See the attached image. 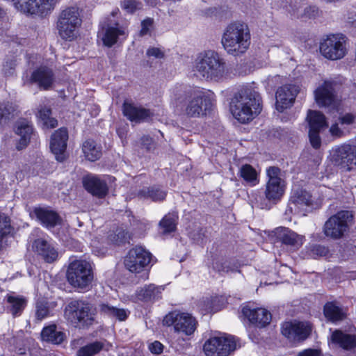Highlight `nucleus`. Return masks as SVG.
Instances as JSON below:
<instances>
[{"label": "nucleus", "instance_id": "nucleus-1", "mask_svg": "<svg viewBox=\"0 0 356 356\" xmlns=\"http://www.w3.org/2000/svg\"><path fill=\"white\" fill-rule=\"evenodd\" d=\"M229 109L238 122L248 123L261 111V96L251 86L243 85L234 93Z\"/></svg>", "mask_w": 356, "mask_h": 356}, {"label": "nucleus", "instance_id": "nucleus-2", "mask_svg": "<svg viewBox=\"0 0 356 356\" xmlns=\"http://www.w3.org/2000/svg\"><path fill=\"white\" fill-rule=\"evenodd\" d=\"M193 67L200 76L216 82L227 79L230 73V67L226 60L213 50L199 53Z\"/></svg>", "mask_w": 356, "mask_h": 356}, {"label": "nucleus", "instance_id": "nucleus-3", "mask_svg": "<svg viewBox=\"0 0 356 356\" xmlns=\"http://www.w3.org/2000/svg\"><path fill=\"white\" fill-rule=\"evenodd\" d=\"M222 44L227 54L236 56L244 54L249 48L251 35L245 23H230L225 29Z\"/></svg>", "mask_w": 356, "mask_h": 356}, {"label": "nucleus", "instance_id": "nucleus-4", "mask_svg": "<svg viewBox=\"0 0 356 356\" xmlns=\"http://www.w3.org/2000/svg\"><path fill=\"white\" fill-rule=\"evenodd\" d=\"M154 263L152 253L143 246H135L129 250L124 259V266L131 273L140 280L149 277V269Z\"/></svg>", "mask_w": 356, "mask_h": 356}, {"label": "nucleus", "instance_id": "nucleus-5", "mask_svg": "<svg viewBox=\"0 0 356 356\" xmlns=\"http://www.w3.org/2000/svg\"><path fill=\"white\" fill-rule=\"evenodd\" d=\"M215 101L214 93L209 90L193 88L187 92L186 114L192 118L207 115L211 110Z\"/></svg>", "mask_w": 356, "mask_h": 356}, {"label": "nucleus", "instance_id": "nucleus-6", "mask_svg": "<svg viewBox=\"0 0 356 356\" xmlns=\"http://www.w3.org/2000/svg\"><path fill=\"white\" fill-rule=\"evenodd\" d=\"M92 264L86 260L79 259L72 261L67 270V279L73 287L87 289L93 280Z\"/></svg>", "mask_w": 356, "mask_h": 356}, {"label": "nucleus", "instance_id": "nucleus-7", "mask_svg": "<svg viewBox=\"0 0 356 356\" xmlns=\"http://www.w3.org/2000/svg\"><path fill=\"white\" fill-rule=\"evenodd\" d=\"M81 23L79 8L76 6L66 8L60 13L57 22L59 35L65 40H73Z\"/></svg>", "mask_w": 356, "mask_h": 356}, {"label": "nucleus", "instance_id": "nucleus-8", "mask_svg": "<svg viewBox=\"0 0 356 356\" xmlns=\"http://www.w3.org/2000/svg\"><path fill=\"white\" fill-rule=\"evenodd\" d=\"M353 220L354 216L352 211H339L331 216L325 222L324 234L334 240L340 239L349 231Z\"/></svg>", "mask_w": 356, "mask_h": 356}, {"label": "nucleus", "instance_id": "nucleus-9", "mask_svg": "<svg viewBox=\"0 0 356 356\" xmlns=\"http://www.w3.org/2000/svg\"><path fill=\"white\" fill-rule=\"evenodd\" d=\"M118 12V10L113 11L111 15L105 17L99 24L98 38L102 40L104 45L108 47H111L121 40H125L127 36L125 29L115 19V14Z\"/></svg>", "mask_w": 356, "mask_h": 356}, {"label": "nucleus", "instance_id": "nucleus-10", "mask_svg": "<svg viewBox=\"0 0 356 356\" xmlns=\"http://www.w3.org/2000/svg\"><path fill=\"white\" fill-rule=\"evenodd\" d=\"M330 158L334 165L350 172L356 168V145L346 142L336 145L330 150Z\"/></svg>", "mask_w": 356, "mask_h": 356}, {"label": "nucleus", "instance_id": "nucleus-11", "mask_svg": "<svg viewBox=\"0 0 356 356\" xmlns=\"http://www.w3.org/2000/svg\"><path fill=\"white\" fill-rule=\"evenodd\" d=\"M320 52L325 58L337 60L348 53L347 38L342 33L327 35L320 43Z\"/></svg>", "mask_w": 356, "mask_h": 356}, {"label": "nucleus", "instance_id": "nucleus-12", "mask_svg": "<svg viewBox=\"0 0 356 356\" xmlns=\"http://www.w3.org/2000/svg\"><path fill=\"white\" fill-rule=\"evenodd\" d=\"M90 305L81 300L70 302L65 309V316L67 321L78 327L92 325L94 318L90 313Z\"/></svg>", "mask_w": 356, "mask_h": 356}, {"label": "nucleus", "instance_id": "nucleus-13", "mask_svg": "<svg viewBox=\"0 0 356 356\" xmlns=\"http://www.w3.org/2000/svg\"><path fill=\"white\" fill-rule=\"evenodd\" d=\"M163 323L164 325L173 326L175 332L186 336L192 335L197 325V320L191 314L179 311H173L166 314Z\"/></svg>", "mask_w": 356, "mask_h": 356}, {"label": "nucleus", "instance_id": "nucleus-14", "mask_svg": "<svg viewBox=\"0 0 356 356\" xmlns=\"http://www.w3.org/2000/svg\"><path fill=\"white\" fill-rule=\"evenodd\" d=\"M15 9L26 16L45 17L54 9L57 0H12Z\"/></svg>", "mask_w": 356, "mask_h": 356}, {"label": "nucleus", "instance_id": "nucleus-15", "mask_svg": "<svg viewBox=\"0 0 356 356\" xmlns=\"http://www.w3.org/2000/svg\"><path fill=\"white\" fill-rule=\"evenodd\" d=\"M265 243L282 245H302L305 241L304 235L298 234L286 227H277L273 230H265L261 234Z\"/></svg>", "mask_w": 356, "mask_h": 356}, {"label": "nucleus", "instance_id": "nucleus-16", "mask_svg": "<svg viewBox=\"0 0 356 356\" xmlns=\"http://www.w3.org/2000/svg\"><path fill=\"white\" fill-rule=\"evenodd\" d=\"M234 337L225 334L209 338L204 344V352L207 356H227L236 349Z\"/></svg>", "mask_w": 356, "mask_h": 356}, {"label": "nucleus", "instance_id": "nucleus-17", "mask_svg": "<svg viewBox=\"0 0 356 356\" xmlns=\"http://www.w3.org/2000/svg\"><path fill=\"white\" fill-rule=\"evenodd\" d=\"M311 193L302 188L294 189L291 192L284 215L291 214L305 216L308 208L313 205Z\"/></svg>", "mask_w": 356, "mask_h": 356}, {"label": "nucleus", "instance_id": "nucleus-18", "mask_svg": "<svg viewBox=\"0 0 356 356\" xmlns=\"http://www.w3.org/2000/svg\"><path fill=\"white\" fill-rule=\"evenodd\" d=\"M280 169L275 166L266 170L268 181L265 195L266 199L273 203L279 201L285 191V181L280 177Z\"/></svg>", "mask_w": 356, "mask_h": 356}, {"label": "nucleus", "instance_id": "nucleus-19", "mask_svg": "<svg viewBox=\"0 0 356 356\" xmlns=\"http://www.w3.org/2000/svg\"><path fill=\"white\" fill-rule=\"evenodd\" d=\"M337 83L332 80L324 81L314 90V98L320 107L336 109L339 106L337 93Z\"/></svg>", "mask_w": 356, "mask_h": 356}, {"label": "nucleus", "instance_id": "nucleus-20", "mask_svg": "<svg viewBox=\"0 0 356 356\" xmlns=\"http://www.w3.org/2000/svg\"><path fill=\"white\" fill-rule=\"evenodd\" d=\"M311 332L312 326L308 322H286L282 327V334L293 341L305 339Z\"/></svg>", "mask_w": 356, "mask_h": 356}, {"label": "nucleus", "instance_id": "nucleus-21", "mask_svg": "<svg viewBox=\"0 0 356 356\" xmlns=\"http://www.w3.org/2000/svg\"><path fill=\"white\" fill-rule=\"evenodd\" d=\"M299 92V87L295 84H286L280 87L276 92V108L282 112L291 107Z\"/></svg>", "mask_w": 356, "mask_h": 356}, {"label": "nucleus", "instance_id": "nucleus-22", "mask_svg": "<svg viewBox=\"0 0 356 356\" xmlns=\"http://www.w3.org/2000/svg\"><path fill=\"white\" fill-rule=\"evenodd\" d=\"M67 140L68 132L65 128L56 130L51 136L50 149L58 161L62 162L65 159Z\"/></svg>", "mask_w": 356, "mask_h": 356}, {"label": "nucleus", "instance_id": "nucleus-23", "mask_svg": "<svg viewBox=\"0 0 356 356\" xmlns=\"http://www.w3.org/2000/svg\"><path fill=\"white\" fill-rule=\"evenodd\" d=\"M33 214L40 224L48 229H51L56 226H60L63 223V219L59 214L49 208L36 207L33 210Z\"/></svg>", "mask_w": 356, "mask_h": 356}, {"label": "nucleus", "instance_id": "nucleus-24", "mask_svg": "<svg viewBox=\"0 0 356 356\" xmlns=\"http://www.w3.org/2000/svg\"><path fill=\"white\" fill-rule=\"evenodd\" d=\"M82 184L84 188L94 196L102 198L108 193L106 183L97 175L90 174L84 176Z\"/></svg>", "mask_w": 356, "mask_h": 356}, {"label": "nucleus", "instance_id": "nucleus-25", "mask_svg": "<svg viewBox=\"0 0 356 356\" xmlns=\"http://www.w3.org/2000/svg\"><path fill=\"white\" fill-rule=\"evenodd\" d=\"M54 74L52 70L47 66H40L35 70L27 81L36 83L39 88L48 90L54 81Z\"/></svg>", "mask_w": 356, "mask_h": 356}, {"label": "nucleus", "instance_id": "nucleus-26", "mask_svg": "<svg viewBox=\"0 0 356 356\" xmlns=\"http://www.w3.org/2000/svg\"><path fill=\"white\" fill-rule=\"evenodd\" d=\"M242 312L251 323L259 327H265L271 321V314L264 308L251 309L245 307Z\"/></svg>", "mask_w": 356, "mask_h": 356}, {"label": "nucleus", "instance_id": "nucleus-27", "mask_svg": "<svg viewBox=\"0 0 356 356\" xmlns=\"http://www.w3.org/2000/svg\"><path fill=\"white\" fill-rule=\"evenodd\" d=\"M354 124H356V115L346 113L340 115L337 121L332 124L329 132L332 137L341 138L344 136L345 131Z\"/></svg>", "mask_w": 356, "mask_h": 356}, {"label": "nucleus", "instance_id": "nucleus-28", "mask_svg": "<svg viewBox=\"0 0 356 356\" xmlns=\"http://www.w3.org/2000/svg\"><path fill=\"white\" fill-rule=\"evenodd\" d=\"M97 311L102 316L115 318L119 321H126L130 315L129 309L113 306L108 302H101L98 305Z\"/></svg>", "mask_w": 356, "mask_h": 356}, {"label": "nucleus", "instance_id": "nucleus-29", "mask_svg": "<svg viewBox=\"0 0 356 356\" xmlns=\"http://www.w3.org/2000/svg\"><path fill=\"white\" fill-rule=\"evenodd\" d=\"M15 133L20 136L16 148L18 150L23 149L29 144L31 135L33 134V125L26 119H20L16 122Z\"/></svg>", "mask_w": 356, "mask_h": 356}, {"label": "nucleus", "instance_id": "nucleus-30", "mask_svg": "<svg viewBox=\"0 0 356 356\" xmlns=\"http://www.w3.org/2000/svg\"><path fill=\"white\" fill-rule=\"evenodd\" d=\"M123 114L130 121L136 123L147 120L152 115L150 110L127 102L123 104Z\"/></svg>", "mask_w": 356, "mask_h": 356}, {"label": "nucleus", "instance_id": "nucleus-31", "mask_svg": "<svg viewBox=\"0 0 356 356\" xmlns=\"http://www.w3.org/2000/svg\"><path fill=\"white\" fill-rule=\"evenodd\" d=\"M162 290L163 289L161 286H156L154 284L145 285L136 290L133 298L136 302H153L161 298Z\"/></svg>", "mask_w": 356, "mask_h": 356}, {"label": "nucleus", "instance_id": "nucleus-32", "mask_svg": "<svg viewBox=\"0 0 356 356\" xmlns=\"http://www.w3.org/2000/svg\"><path fill=\"white\" fill-rule=\"evenodd\" d=\"M331 340L344 350H356V334H348L337 330L332 332Z\"/></svg>", "mask_w": 356, "mask_h": 356}, {"label": "nucleus", "instance_id": "nucleus-33", "mask_svg": "<svg viewBox=\"0 0 356 356\" xmlns=\"http://www.w3.org/2000/svg\"><path fill=\"white\" fill-rule=\"evenodd\" d=\"M14 229L10 225V219L4 213L0 212V245L13 243Z\"/></svg>", "mask_w": 356, "mask_h": 356}, {"label": "nucleus", "instance_id": "nucleus-34", "mask_svg": "<svg viewBox=\"0 0 356 356\" xmlns=\"http://www.w3.org/2000/svg\"><path fill=\"white\" fill-rule=\"evenodd\" d=\"M306 120L309 130H323L327 127L325 116L318 111L309 110Z\"/></svg>", "mask_w": 356, "mask_h": 356}, {"label": "nucleus", "instance_id": "nucleus-35", "mask_svg": "<svg viewBox=\"0 0 356 356\" xmlns=\"http://www.w3.org/2000/svg\"><path fill=\"white\" fill-rule=\"evenodd\" d=\"M179 216L175 211H171L165 215L159 223L160 232L165 235L175 232Z\"/></svg>", "mask_w": 356, "mask_h": 356}, {"label": "nucleus", "instance_id": "nucleus-36", "mask_svg": "<svg viewBox=\"0 0 356 356\" xmlns=\"http://www.w3.org/2000/svg\"><path fill=\"white\" fill-rule=\"evenodd\" d=\"M6 299L8 303V311L14 317L20 316L26 306L27 300L23 296L14 294L8 295Z\"/></svg>", "mask_w": 356, "mask_h": 356}, {"label": "nucleus", "instance_id": "nucleus-37", "mask_svg": "<svg viewBox=\"0 0 356 356\" xmlns=\"http://www.w3.org/2000/svg\"><path fill=\"white\" fill-rule=\"evenodd\" d=\"M41 337L43 341L60 344L64 340L65 334L61 331H58L55 325H51L43 328Z\"/></svg>", "mask_w": 356, "mask_h": 356}, {"label": "nucleus", "instance_id": "nucleus-38", "mask_svg": "<svg viewBox=\"0 0 356 356\" xmlns=\"http://www.w3.org/2000/svg\"><path fill=\"white\" fill-rule=\"evenodd\" d=\"M140 198L150 199L152 201H162L165 198L166 192L157 186L143 188L138 193Z\"/></svg>", "mask_w": 356, "mask_h": 356}, {"label": "nucleus", "instance_id": "nucleus-39", "mask_svg": "<svg viewBox=\"0 0 356 356\" xmlns=\"http://www.w3.org/2000/svg\"><path fill=\"white\" fill-rule=\"evenodd\" d=\"M82 150L86 158L90 161L99 159L102 155L101 147L92 140H87L83 143Z\"/></svg>", "mask_w": 356, "mask_h": 356}, {"label": "nucleus", "instance_id": "nucleus-40", "mask_svg": "<svg viewBox=\"0 0 356 356\" xmlns=\"http://www.w3.org/2000/svg\"><path fill=\"white\" fill-rule=\"evenodd\" d=\"M15 104L10 102L0 103V124H6L17 114Z\"/></svg>", "mask_w": 356, "mask_h": 356}, {"label": "nucleus", "instance_id": "nucleus-41", "mask_svg": "<svg viewBox=\"0 0 356 356\" xmlns=\"http://www.w3.org/2000/svg\"><path fill=\"white\" fill-rule=\"evenodd\" d=\"M241 177L250 186H254L259 183L258 174L256 170L249 164H245L240 168Z\"/></svg>", "mask_w": 356, "mask_h": 356}, {"label": "nucleus", "instance_id": "nucleus-42", "mask_svg": "<svg viewBox=\"0 0 356 356\" xmlns=\"http://www.w3.org/2000/svg\"><path fill=\"white\" fill-rule=\"evenodd\" d=\"M324 314L332 322L341 321L345 317V313L342 309L333 302H328L325 305Z\"/></svg>", "mask_w": 356, "mask_h": 356}, {"label": "nucleus", "instance_id": "nucleus-43", "mask_svg": "<svg viewBox=\"0 0 356 356\" xmlns=\"http://www.w3.org/2000/svg\"><path fill=\"white\" fill-rule=\"evenodd\" d=\"M51 110L49 108L41 107L38 112V117L42 122L43 128L52 129L58 125V121L51 116Z\"/></svg>", "mask_w": 356, "mask_h": 356}, {"label": "nucleus", "instance_id": "nucleus-44", "mask_svg": "<svg viewBox=\"0 0 356 356\" xmlns=\"http://www.w3.org/2000/svg\"><path fill=\"white\" fill-rule=\"evenodd\" d=\"M36 252L47 263H52L58 257V252L54 246H33Z\"/></svg>", "mask_w": 356, "mask_h": 356}, {"label": "nucleus", "instance_id": "nucleus-45", "mask_svg": "<svg viewBox=\"0 0 356 356\" xmlns=\"http://www.w3.org/2000/svg\"><path fill=\"white\" fill-rule=\"evenodd\" d=\"M105 348L104 341H96L80 348L77 351V356H93Z\"/></svg>", "mask_w": 356, "mask_h": 356}, {"label": "nucleus", "instance_id": "nucleus-46", "mask_svg": "<svg viewBox=\"0 0 356 356\" xmlns=\"http://www.w3.org/2000/svg\"><path fill=\"white\" fill-rule=\"evenodd\" d=\"M17 65V59L15 56H7L3 64L2 72L6 77L15 75V67Z\"/></svg>", "mask_w": 356, "mask_h": 356}, {"label": "nucleus", "instance_id": "nucleus-47", "mask_svg": "<svg viewBox=\"0 0 356 356\" xmlns=\"http://www.w3.org/2000/svg\"><path fill=\"white\" fill-rule=\"evenodd\" d=\"M309 255L313 258L323 257L328 258L331 254L327 246H307Z\"/></svg>", "mask_w": 356, "mask_h": 356}, {"label": "nucleus", "instance_id": "nucleus-48", "mask_svg": "<svg viewBox=\"0 0 356 356\" xmlns=\"http://www.w3.org/2000/svg\"><path fill=\"white\" fill-rule=\"evenodd\" d=\"M322 130H309V138L311 145L314 149H319L321 145V138L319 135Z\"/></svg>", "mask_w": 356, "mask_h": 356}, {"label": "nucleus", "instance_id": "nucleus-49", "mask_svg": "<svg viewBox=\"0 0 356 356\" xmlns=\"http://www.w3.org/2000/svg\"><path fill=\"white\" fill-rule=\"evenodd\" d=\"M49 310L47 306L42 303H38L36 305L35 317L38 321H42L48 316Z\"/></svg>", "mask_w": 356, "mask_h": 356}, {"label": "nucleus", "instance_id": "nucleus-50", "mask_svg": "<svg viewBox=\"0 0 356 356\" xmlns=\"http://www.w3.org/2000/svg\"><path fill=\"white\" fill-rule=\"evenodd\" d=\"M117 241L121 243H129L131 239V235L127 230L124 229L123 227H119L116 230Z\"/></svg>", "mask_w": 356, "mask_h": 356}, {"label": "nucleus", "instance_id": "nucleus-51", "mask_svg": "<svg viewBox=\"0 0 356 356\" xmlns=\"http://www.w3.org/2000/svg\"><path fill=\"white\" fill-rule=\"evenodd\" d=\"M121 6L127 13H133L139 8V3L135 0H124Z\"/></svg>", "mask_w": 356, "mask_h": 356}, {"label": "nucleus", "instance_id": "nucleus-52", "mask_svg": "<svg viewBox=\"0 0 356 356\" xmlns=\"http://www.w3.org/2000/svg\"><path fill=\"white\" fill-rule=\"evenodd\" d=\"M154 21L151 18H147L141 22V29L140 31V35H147L150 33L152 28Z\"/></svg>", "mask_w": 356, "mask_h": 356}, {"label": "nucleus", "instance_id": "nucleus-53", "mask_svg": "<svg viewBox=\"0 0 356 356\" xmlns=\"http://www.w3.org/2000/svg\"><path fill=\"white\" fill-rule=\"evenodd\" d=\"M108 246H92V252L98 257H104L110 254Z\"/></svg>", "mask_w": 356, "mask_h": 356}, {"label": "nucleus", "instance_id": "nucleus-54", "mask_svg": "<svg viewBox=\"0 0 356 356\" xmlns=\"http://www.w3.org/2000/svg\"><path fill=\"white\" fill-rule=\"evenodd\" d=\"M8 31L0 29V40H2L4 42H12V43H19L21 44L20 42H17L18 40L17 38H15L14 36L8 35L7 34Z\"/></svg>", "mask_w": 356, "mask_h": 356}, {"label": "nucleus", "instance_id": "nucleus-55", "mask_svg": "<svg viewBox=\"0 0 356 356\" xmlns=\"http://www.w3.org/2000/svg\"><path fill=\"white\" fill-rule=\"evenodd\" d=\"M142 147L147 150H150L153 146V139L149 136H143L140 140Z\"/></svg>", "mask_w": 356, "mask_h": 356}, {"label": "nucleus", "instance_id": "nucleus-56", "mask_svg": "<svg viewBox=\"0 0 356 356\" xmlns=\"http://www.w3.org/2000/svg\"><path fill=\"white\" fill-rule=\"evenodd\" d=\"M147 56L156 58H161L163 57L164 54L159 48L150 47L147 51Z\"/></svg>", "mask_w": 356, "mask_h": 356}, {"label": "nucleus", "instance_id": "nucleus-57", "mask_svg": "<svg viewBox=\"0 0 356 356\" xmlns=\"http://www.w3.org/2000/svg\"><path fill=\"white\" fill-rule=\"evenodd\" d=\"M216 298H215L214 300H210L207 298L206 301H204V304L207 302L204 308L203 309L204 313L216 312L219 309L218 308H216L213 305V302L216 301Z\"/></svg>", "mask_w": 356, "mask_h": 356}, {"label": "nucleus", "instance_id": "nucleus-58", "mask_svg": "<svg viewBox=\"0 0 356 356\" xmlns=\"http://www.w3.org/2000/svg\"><path fill=\"white\" fill-rule=\"evenodd\" d=\"M163 345L158 341H155L149 346V350L154 354H160L163 351Z\"/></svg>", "mask_w": 356, "mask_h": 356}, {"label": "nucleus", "instance_id": "nucleus-59", "mask_svg": "<svg viewBox=\"0 0 356 356\" xmlns=\"http://www.w3.org/2000/svg\"><path fill=\"white\" fill-rule=\"evenodd\" d=\"M304 11H305V13H304L305 16L312 18V17H314L317 15L318 8L314 6H309V7L305 8Z\"/></svg>", "mask_w": 356, "mask_h": 356}, {"label": "nucleus", "instance_id": "nucleus-60", "mask_svg": "<svg viewBox=\"0 0 356 356\" xmlns=\"http://www.w3.org/2000/svg\"><path fill=\"white\" fill-rule=\"evenodd\" d=\"M298 356H321V353L316 349H306L300 352Z\"/></svg>", "mask_w": 356, "mask_h": 356}, {"label": "nucleus", "instance_id": "nucleus-61", "mask_svg": "<svg viewBox=\"0 0 356 356\" xmlns=\"http://www.w3.org/2000/svg\"><path fill=\"white\" fill-rule=\"evenodd\" d=\"M188 234L190 237H191L193 240L196 241L202 239L204 236V232L202 228L198 229L197 233H195V232H190Z\"/></svg>", "mask_w": 356, "mask_h": 356}, {"label": "nucleus", "instance_id": "nucleus-62", "mask_svg": "<svg viewBox=\"0 0 356 356\" xmlns=\"http://www.w3.org/2000/svg\"><path fill=\"white\" fill-rule=\"evenodd\" d=\"M283 8H285L287 11H289V13H292V15H296L297 17H299V15L296 13L298 12V9L296 10H294V9H292V10H291L288 6H286V4L284 5L283 6Z\"/></svg>", "mask_w": 356, "mask_h": 356}, {"label": "nucleus", "instance_id": "nucleus-63", "mask_svg": "<svg viewBox=\"0 0 356 356\" xmlns=\"http://www.w3.org/2000/svg\"><path fill=\"white\" fill-rule=\"evenodd\" d=\"M145 2L152 6H154L156 4V0H145Z\"/></svg>", "mask_w": 356, "mask_h": 356}, {"label": "nucleus", "instance_id": "nucleus-64", "mask_svg": "<svg viewBox=\"0 0 356 356\" xmlns=\"http://www.w3.org/2000/svg\"><path fill=\"white\" fill-rule=\"evenodd\" d=\"M145 2L152 6H154L156 4V0H145Z\"/></svg>", "mask_w": 356, "mask_h": 356}]
</instances>
